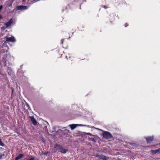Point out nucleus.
<instances>
[{"instance_id": "obj_1", "label": "nucleus", "mask_w": 160, "mask_h": 160, "mask_svg": "<svg viewBox=\"0 0 160 160\" xmlns=\"http://www.w3.org/2000/svg\"><path fill=\"white\" fill-rule=\"evenodd\" d=\"M103 138L107 139L111 138L112 137L111 134L108 132H105L103 134Z\"/></svg>"}, {"instance_id": "obj_2", "label": "nucleus", "mask_w": 160, "mask_h": 160, "mask_svg": "<svg viewBox=\"0 0 160 160\" xmlns=\"http://www.w3.org/2000/svg\"><path fill=\"white\" fill-rule=\"evenodd\" d=\"M70 127L72 130L74 129L77 126H87L85 125H83L81 124H72L69 125Z\"/></svg>"}, {"instance_id": "obj_3", "label": "nucleus", "mask_w": 160, "mask_h": 160, "mask_svg": "<svg viewBox=\"0 0 160 160\" xmlns=\"http://www.w3.org/2000/svg\"><path fill=\"white\" fill-rule=\"evenodd\" d=\"M13 22V20L11 18L10 20L8 22L4 24V26H5L6 28H7L9 27V26H11L12 24V23Z\"/></svg>"}, {"instance_id": "obj_4", "label": "nucleus", "mask_w": 160, "mask_h": 160, "mask_svg": "<svg viewBox=\"0 0 160 160\" xmlns=\"http://www.w3.org/2000/svg\"><path fill=\"white\" fill-rule=\"evenodd\" d=\"M96 157L103 160H106L108 159V158L107 157L103 155L99 154H97L96 155Z\"/></svg>"}, {"instance_id": "obj_5", "label": "nucleus", "mask_w": 160, "mask_h": 160, "mask_svg": "<svg viewBox=\"0 0 160 160\" xmlns=\"http://www.w3.org/2000/svg\"><path fill=\"white\" fill-rule=\"evenodd\" d=\"M150 152L152 153V155H154L157 153H159L160 152V148L155 150H151Z\"/></svg>"}, {"instance_id": "obj_6", "label": "nucleus", "mask_w": 160, "mask_h": 160, "mask_svg": "<svg viewBox=\"0 0 160 160\" xmlns=\"http://www.w3.org/2000/svg\"><path fill=\"white\" fill-rule=\"evenodd\" d=\"M6 41L8 42H14L16 41V39L14 37H11L10 38L6 37Z\"/></svg>"}, {"instance_id": "obj_7", "label": "nucleus", "mask_w": 160, "mask_h": 160, "mask_svg": "<svg viewBox=\"0 0 160 160\" xmlns=\"http://www.w3.org/2000/svg\"><path fill=\"white\" fill-rule=\"evenodd\" d=\"M17 8L18 10H22L27 9L28 7L26 6H17Z\"/></svg>"}, {"instance_id": "obj_8", "label": "nucleus", "mask_w": 160, "mask_h": 160, "mask_svg": "<svg viewBox=\"0 0 160 160\" xmlns=\"http://www.w3.org/2000/svg\"><path fill=\"white\" fill-rule=\"evenodd\" d=\"M146 139L148 143H150L153 141V136L146 137Z\"/></svg>"}, {"instance_id": "obj_9", "label": "nucleus", "mask_w": 160, "mask_h": 160, "mask_svg": "<svg viewBox=\"0 0 160 160\" xmlns=\"http://www.w3.org/2000/svg\"><path fill=\"white\" fill-rule=\"evenodd\" d=\"M30 120L32 122V124L35 125L37 124V122L36 121V120L33 117H30Z\"/></svg>"}, {"instance_id": "obj_10", "label": "nucleus", "mask_w": 160, "mask_h": 160, "mask_svg": "<svg viewBox=\"0 0 160 160\" xmlns=\"http://www.w3.org/2000/svg\"><path fill=\"white\" fill-rule=\"evenodd\" d=\"M24 156V155L22 154H20L18 156L16 157L15 158V160H18L22 158Z\"/></svg>"}, {"instance_id": "obj_11", "label": "nucleus", "mask_w": 160, "mask_h": 160, "mask_svg": "<svg viewBox=\"0 0 160 160\" xmlns=\"http://www.w3.org/2000/svg\"><path fill=\"white\" fill-rule=\"evenodd\" d=\"M68 151L67 149L64 148H62L61 149L60 152L63 153H65Z\"/></svg>"}, {"instance_id": "obj_12", "label": "nucleus", "mask_w": 160, "mask_h": 160, "mask_svg": "<svg viewBox=\"0 0 160 160\" xmlns=\"http://www.w3.org/2000/svg\"><path fill=\"white\" fill-rule=\"evenodd\" d=\"M7 2L8 3H7V6H8V7H10L12 6V3L8 1H7Z\"/></svg>"}, {"instance_id": "obj_13", "label": "nucleus", "mask_w": 160, "mask_h": 160, "mask_svg": "<svg viewBox=\"0 0 160 160\" xmlns=\"http://www.w3.org/2000/svg\"><path fill=\"white\" fill-rule=\"evenodd\" d=\"M30 158L29 159H28L27 160H34L35 157V156H30Z\"/></svg>"}, {"instance_id": "obj_14", "label": "nucleus", "mask_w": 160, "mask_h": 160, "mask_svg": "<svg viewBox=\"0 0 160 160\" xmlns=\"http://www.w3.org/2000/svg\"><path fill=\"white\" fill-rule=\"evenodd\" d=\"M1 146L2 147H4L5 146L4 144L2 142V141L1 139L0 138V146Z\"/></svg>"}, {"instance_id": "obj_15", "label": "nucleus", "mask_w": 160, "mask_h": 160, "mask_svg": "<svg viewBox=\"0 0 160 160\" xmlns=\"http://www.w3.org/2000/svg\"><path fill=\"white\" fill-rule=\"evenodd\" d=\"M4 156V154H2L1 155H0V159L2 158V156Z\"/></svg>"}, {"instance_id": "obj_16", "label": "nucleus", "mask_w": 160, "mask_h": 160, "mask_svg": "<svg viewBox=\"0 0 160 160\" xmlns=\"http://www.w3.org/2000/svg\"><path fill=\"white\" fill-rule=\"evenodd\" d=\"M2 5L0 6V11H1V10L2 8Z\"/></svg>"}, {"instance_id": "obj_17", "label": "nucleus", "mask_w": 160, "mask_h": 160, "mask_svg": "<svg viewBox=\"0 0 160 160\" xmlns=\"http://www.w3.org/2000/svg\"><path fill=\"white\" fill-rule=\"evenodd\" d=\"M130 145L133 146H134V145H135V144L134 143H130Z\"/></svg>"}, {"instance_id": "obj_18", "label": "nucleus", "mask_w": 160, "mask_h": 160, "mask_svg": "<svg viewBox=\"0 0 160 160\" xmlns=\"http://www.w3.org/2000/svg\"><path fill=\"white\" fill-rule=\"evenodd\" d=\"M63 41H64V39H62L61 40V43L62 44L63 43Z\"/></svg>"}, {"instance_id": "obj_19", "label": "nucleus", "mask_w": 160, "mask_h": 160, "mask_svg": "<svg viewBox=\"0 0 160 160\" xmlns=\"http://www.w3.org/2000/svg\"><path fill=\"white\" fill-rule=\"evenodd\" d=\"M128 26V24L127 23L125 24V27H126Z\"/></svg>"}, {"instance_id": "obj_20", "label": "nucleus", "mask_w": 160, "mask_h": 160, "mask_svg": "<svg viewBox=\"0 0 160 160\" xmlns=\"http://www.w3.org/2000/svg\"><path fill=\"white\" fill-rule=\"evenodd\" d=\"M2 18V16L1 15H0V19H1Z\"/></svg>"}, {"instance_id": "obj_21", "label": "nucleus", "mask_w": 160, "mask_h": 160, "mask_svg": "<svg viewBox=\"0 0 160 160\" xmlns=\"http://www.w3.org/2000/svg\"><path fill=\"white\" fill-rule=\"evenodd\" d=\"M104 8H105V9H106L107 8V7H106V6H104Z\"/></svg>"}, {"instance_id": "obj_22", "label": "nucleus", "mask_w": 160, "mask_h": 160, "mask_svg": "<svg viewBox=\"0 0 160 160\" xmlns=\"http://www.w3.org/2000/svg\"><path fill=\"white\" fill-rule=\"evenodd\" d=\"M87 134L91 135V134L90 133H87Z\"/></svg>"}, {"instance_id": "obj_23", "label": "nucleus", "mask_w": 160, "mask_h": 160, "mask_svg": "<svg viewBox=\"0 0 160 160\" xmlns=\"http://www.w3.org/2000/svg\"><path fill=\"white\" fill-rule=\"evenodd\" d=\"M66 130V131H67V132H69V130H67V129H66V130Z\"/></svg>"}, {"instance_id": "obj_24", "label": "nucleus", "mask_w": 160, "mask_h": 160, "mask_svg": "<svg viewBox=\"0 0 160 160\" xmlns=\"http://www.w3.org/2000/svg\"><path fill=\"white\" fill-rule=\"evenodd\" d=\"M22 1L23 2H25V0H22Z\"/></svg>"}, {"instance_id": "obj_25", "label": "nucleus", "mask_w": 160, "mask_h": 160, "mask_svg": "<svg viewBox=\"0 0 160 160\" xmlns=\"http://www.w3.org/2000/svg\"><path fill=\"white\" fill-rule=\"evenodd\" d=\"M13 90L12 89V93H13Z\"/></svg>"}]
</instances>
